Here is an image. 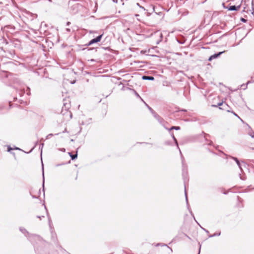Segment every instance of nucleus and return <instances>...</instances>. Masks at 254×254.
Returning a JSON list of instances; mask_svg holds the SVG:
<instances>
[{
  "label": "nucleus",
  "instance_id": "f257e3e1",
  "mask_svg": "<svg viewBox=\"0 0 254 254\" xmlns=\"http://www.w3.org/2000/svg\"><path fill=\"white\" fill-rule=\"evenodd\" d=\"M185 159L182 156V176L184 180V183H185V188L186 189V183L187 181H188V172H187V166L184 163ZM185 196H186V200L187 203H188V199L187 197V194L186 190H185Z\"/></svg>",
  "mask_w": 254,
  "mask_h": 254
},
{
  "label": "nucleus",
  "instance_id": "f03ea898",
  "mask_svg": "<svg viewBox=\"0 0 254 254\" xmlns=\"http://www.w3.org/2000/svg\"><path fill=\"white\" fill-rule=\"evenodd\" d=\"M102 36H103V34H101V35H100L98 36H97L96 38L92 39L88 42L87 45L90 46L93 44L100 42L102 37Z\"/></svg>",
  "mask_w": 254,
  "mask_h": 254
},
{
  "label": "nucleus",
  "instance_id": "7ed1b4c3",
  "mask_svg": "<svg viewBox=\"0 0 254 254\" xmlns=\"http://www.w3.org/2000/svg\"><path fill=\"white\" fill-rule=\"evenodd\" d=\"M232 158L236 161L237 164L238 165L241 170H242L243 166H246V164L244 162H242L241 163L237 158L232 157Z\"/></svg>",
  "mask_w": 254,
  "mask_h": 254
},
{
  "label": "nucleus",
  "instance_id": "20e7f679",
  "mask_svg": "<svg viewBox=\"0 0 254 254\" xmlns=\"http://www.w3.org/2000/svg\"><path fill=\"white\" fill-rule=\"evenodd\" d=\"M209 137V135L207 134H205V135L204 136V140H205V143L204 144L208 145H211L213 143L212 141L209 140L208 138Z\"/></svg>",
  "mask_w": 254,
  "mask_h": 254
},
{
  "label": "nucleus",
  "instance_id": "39448f33",
  "mask_svg": "<svg viewBox=\"0 0 254 254\" xmlns=\"http://www.w3.org/2000/svg\"><path fill=\"white\" fill-rule=\"evenodd\" d=\"M224 52H220L218 53L215 54L212 56H211L208 59V61H210L213 59H216L218 58L219 56H220L222 53H223Z\"/></svg>",
  "mask_w": 254,
  "mask_h": 254
},
{
  "label": "nucleus",
  "instance_id": "423d86ee",
  "mask_svg": "<svg viewBox=\"0 0 254 254\" xmlns=\"http://www.w3.org/2000/svg\"><path fill=\"white\" fill-rule=\"evenodd\" d=\"M215 107L219 106V108L220 109H225L227 110V108L228 107V106L226 103H223V102L219 103L218 104L217 106H214Z\"/></svg>",
  "mask_w": 254,
  "mask_h": 254
},
{
  "label": "nucleus",
  "instance_id": "0eeeda50",
  "mask_svg": "<svg viewBox=\"0 0 254 254\" xmlns=\"http://www.w3.org/2000/svg\"><path fill=\"white\" fill-rule=\"evenodd\" d=\"M240 7V6H236V5H231L230 6L228 9L229 10L233 11V10H238Z\"/></svg>",
  "mask_w": 254,
  "mask_h": 254
},
{
  "label": "nucleus",
  "instance_id": "6e6552de",
  "mask_svg": "<svg viewBox=\"0 0 254 254\" xmlns=\"http://www.w3.org/2000/svg\"><path fill=\"white\" fill-rule=\"evenodd\" d=\"M142 79L144 80H153L154 78L151 76H143Z\"/></svg>",
  "mask_w": 254,
  "mask_h": 254
},
{
  "label": "nucleus",
  "instance_id": "1a4fd4ad",
  "mask_svg": "<svg viewBox=\"0 0 254 254\" xmlns=\"http://www.w3.org/2000/svg\"><path fill=\"white\" fill-rule=\"evenodd\" d=\"M68 154L72 160L76 159L77 157V152H76V153L75 154H72V153L71 152H69Z\"/></svg>",
  "mask_w": 254,
  "mask_h": 254
},
{
  "label": "nucleus",
  "instance_id": "9d476101",
  "mask_svg": "<svg viewBox=\"0 0 254 254\" xmlns=\"http://www.w3.org/2000/svg\"><path fill=\"white\" fill-rule=\"evenodd\" d=\"M165 128L169 130H171L172 129H175V130H178L181 129L180 127H176V126H173V127H171L170 128H168L167 127H165Z\"/></svg>",
  "mask_w": 254,
  "mask_h": 254
},
{
  "label": "nucleus",
  "instance_id": "9b49d317",
  "mask_svg": "<svg viewBox=\"0 0 254 254\" xmlns=\"http://www.w3.org/2000/svg\"><path fill=\"white\" fill-rule=\"evenodd\" d=\"M252 83V82L251 81H248L247 82V84H242L241 85V87L243 89H246L247 88V85L250 84V83Z\"/></svg>",
  "mask_w": 254,
  "mask_h": 254
},
{
  "label": "nucleus",
  "instance_id": "f8f14e48",
  "mask_svg": "<svg viewBox=\"0 0 254 254\" xmlns=\"http://www.w3.org/2000/svg\"><path fill=\"white\" fill-rule=\"evenodd\" d=\"M44 208H45V209L46 213V214H47V216H48V217L49 225H50V224H51V219H50V217H49V213H48V210H47V208H46V206H45V205H44Z\"/></svg>",
  "mask_w": 254,
  "mask_h": 254
},
{
  "label": "nucleus",
  "instance_id": "ddd939ff",
  "mask_svg": "<svg viewBox=\"0 0 254 254\" xmlns=\"http://www.w3.org/2000/svg\"><path fill=\"white\" fill-rule=\"evenodd\" d=\"M79 6V4L78 3H76L75 4H74L73 6H72V7H73V13H76L77 12V10H75L74 11V8H78Z\"/></svg>",
  "mask_w": 254,
  "mask_h": 254
},
{
  "label": "nucleus",
  "instance_id": "4468645a",
  "mask_svg": "<svg viewBox=\"0 0 254 254\" xmlns=\"http://www.w3.org/2000/svg\"><path fill=\"white\" fill-rule=\"evenodd\" d=\"M171 135L172 137V138H173L174 140L175 141V143L176 144V145L177 146V147L179 149L177 140L176 138H175V137L174 136L173 133H171Z\"/></svg>",
  "mask_w": 254,
  "mask_h": 254
},
{
  "label": "nucleus",
  "instance_id": "2eb2a0df",
  "mask_svg": "<svg viewBox=\"0 0 254 254\" xmlns=\"http://www.w3.org/2000/svg\"><path fill=\"white\" fill-rule=\"evenodd\" d=\"M227 111L228 112L232 113L234 114V115H235V116L238 117L239 119H240L241 121H242V120L239 117V116L237 114H236L235 112H234L233 111H230L229 110H227Z\"/></svg>",
  "mask_w": 254,
  "mask_h": 254
},
{
  "label": "nucleus",
  "instance_id": "dca6fc26",
  "mask_svg": "<svg viewBox=\"0 0 254 254\" xmlns=\"http://www.w3.org/2000/svg\"><path fill=\"white\" fill-rule=\"evenodd\" d=\"M20 231H21L23 234H24L25 236H26V233H27V234H28V233L26 231V230L25 229H24V228H20Z\"/></svg>",
  "mask_w": 254,
  "mask_h": 254
},
{
  "label": "nucleus",
  "instance_id": "f3484780",
  "mask_svg": "<svg viewBox=\"0 0 254 254\" xmlns=\"http://www.w3.org/2000/svg\"><path fill=\"white\" fill-rule=\"evenodd\" d=\"M249 135L250 136H251L252 138H254V132L252 130H251V131H250L249 133H248Z\"/></svg>",
  "mask_w": 254,
  "mask_h": 254
},
{
  "label": "nucleus",
  "instance_id": "a211bd4d",
  "mask_svg": "<svg viewBox=\"0 0 254 254\" xmlns=\"http://www.w3.org/2000/svg\"><path fill=\"white\" fill-rule=\"evenodd\" d=\"M42 170H43V187H44V168L43 166L42 167ZM43 191H44V189L43 188Z\"/></svg>",
  "mask_w": 254,
  "mask_h": 254
},
{
  "label": "nucleus",
  "instance_id": "6ab92c4d",
  "mask_svg": "<svg viewBox=\"0 0 254 254\" xmlns=\"http://www.w3.org/2000/svg\"><path fill=\"white\" fill-rule=\"evenodd\" d=\"M146 106L147 107V108H148V109L149 110L151 113H154V111L151 107H150L147 104H146Z\"/></svg>",
  "mask_w": 254,
  "mask_h": 254
},
{
  "label": "nucleus",
  "instance_id": "aec40b11",
  "mask_svg": "<svg viewBox=\"0 0 254 254\" xmlns=\"http://www.w3.org/2000/svg\"><path fill=\"white\" fill-rule=\"evenodd\" d=\"M152 114H153V115L154 116V117L155 118H159V115H158L155 112H154V113H152Z\"/></svg>",
  "mask_w": 254,
  "mask_h": 254
},
{
  "label": "nucleus",
  "instance_id": "412c9836",
  "mask_svg": "<svg viewBox=\"0 0 254 254\" xmlns=\"http://www.w3.org/2000/svg\"><path fill=\"white\" fill-rule=\"evenodd\" d=\"M251 79H252L251 81L252 82H254V72L253 73V75L251 76Z\"/></svg>",
  "mask_w": 254,
  "mask_h": 254
},
{
  "label": "nucleus",
  "instance_id": "4be33fe9",
  "mask_svg": "<svg viewBox=\"0 0 254 254\" xmlns=\"http://www.w3.org/2000/svg\"><path fill=\"white\" fill-rule=\"evenodd\" d=\"M37 217L38 218L40 219V220H41L42 218H44L45 216L44 215H41V216L38 215V216H37Z\"/></svg>",
  "mask_w": 254,
  "mask_h": 254
},
{
  "label": "nucleus",
  "instance_id": "5701e85b",
  "mask_svg": "<svg viewBox=\"0 0 254 254\" xmlns=\"http://www.w3.org/2000/svg\"><path fill=\"white\" fill-rule=\"evenodd\" d=\"M200 227H201V228L203 230H204V231L206 233H207V234H208V233H209V231H208V230H207L206 229H204V228H203V227H201V226H200Z\"/></svg>",
  "mask_w": 254,
  "mask_h": 254
},
{
  "label": "nucleus",
  "instance_id": "b1692460",
  "mask_svg": "<svg viewBox=\"0 0 254 254\" xmlns=\"http://www.w3.org/2000/svg\"><path fill=\"white\" fill-rule=\"evenodd\" d=\"M220 234H221V233L219 232L218 233H215V234H214L213 235H214V237H215V236H220Z\"/></svg>",
  "mask_w": 254,
  "mask_h": 254
},
{
  "label": "nucleus",
  "instance_id": "393cba45",
  "mask_svg": "<svg viewBox=\"0 0 254 254\" xmlns=\"http://www.w3.org/2000/svg\"><path fill=\"white\" fill-rule=\"evenodd\" d=\"M241 21H242V22H246L247 20H246V19H245V18H241Z\"/></svg>",
  "mask_w": 254,
  "mask_h": 254
},
{
  "label": "nucleus",
  "instance_id": "a878e982",
  "mask_svg": "<svg viewBox=\"0 0 254 254\" xmlns=\"http://www.w3.org/2000/svg\"><path fill=\"white\" fill-rule=\"evenodd\" d=\"M53 135V134L52 133H50V134H49L47 136V138H49L50 137H51Z\"/></svg>",
  "mask_w": 254,
  "mask_h": 254
},
{
  "label": "nucleus",
  "instance_id": "bb28decb",
  "mask_svg": "<svg viewBox=\"0 0 254 254\" xmlns=\"http://www.w3.org/2000/svg\"><path fill=\"white\" fill-rule=\"evenodd\" d=\"M158 122L160 123V124H162V121H163V119H162L161 118H160V119H159V120H158Z\"/></svg>",
  "mask_w": 254,
  "mask_h": 254
},
{
  "label": "nucleus",
  "instance_id": "cd10ccee",
  "mask_svg": "<svg viewBox=\"0 0 254 254\" xmlns=\"http://www.w3.org/2000/svg\"><path fill=\"white\" fill-rule=\"evenodd\" d=\"M252 8H254V0H252Z\"/></svg>",
  "mask_w": 254,
  "mask_h": 254
},
{
  "label": "nucleus",
  "instance_id": "c85d7f7f",
  "mask_svg": "<svg viewBox=\"0 0 254 254\" xmlns=\"http://www.w3.org/2000/svg\"><path fill=\"white\" fill-rule=\"evenodd\" d=\"M252 14L254 15V8H252Z\"/></svg>",
  "mask_w": 254,
  "mask_h": 254
},
{
  "label": "nucleus",
  "instance_id": "c756f323",
  "mask_svg": "<svg viewBox=\"0 0 254 254\" xmlns=\"http://www.w3.org/2000/svg\"><path fill=\"white\" fill-rule=\"evenodd\" d=\"M135 95L137 97L141 98V97H140V96L138 94V93H137L136 92H135Z\"/></svg>",
  "mask_w": 254,
  "mask_h": 254
},
{
  "label": "nucleus",
  "instance_id": "7c9ffc66",
  "mask_svg": "<svg viewBox=\"0 0 254 254\" xmlns=\"http://www.w3.org/2000/svg\"><path fill=\"white\" fill-rule=\"evenodd\" d=\"M214 237V235H213H213H210L209 236V238H211V237Z\"/></svg>",
  "mask_w": 254,
  "mask_h": 254
},
{
  "label": "nucleus",
  "instance_id": "2f4dec72",
  "mask_svg": "<svg viewBox=\"0 0 254 254\" xmlns=\"http://www.w3.org/2000/svg\"><path fill=\"white\" fill-rule=\"evenodd\" d=\"M32 197H33V198H38V197H37V196H34V195H32Z\"/></svg>",
  "mask_w": 254,
  "mask_h": 254
},
{
  "label": "nucleus",
  "instance_id": "473e14b6",
  "mask_svg": "<svg viewBox=\"0 0 254 254\" xmlns=\"http://www.w3.org/2000/svg\"><path fill=\"white\" fill-rule=\"evenodd\" d=\"M70 24V22H67L66 23V25H69Z\"/></svg>",
  "mask_w": 254,
  "mask_h": 254
},
{
  "label": "nucleus",
  "instance_id": "72a5a7b5",
  "mask_svg": "<svg viewBox=\"0 0 254 254\" xmlns=\"http://www.w3.org/2000/svg\"><path fill=\"white\" fill-rule=\"evenodd\" d=\"M11 149H12V148L9 147L8 148V151H9Z\"/></svg>",
  "mask_w": 254,
  "mask_h": 254
},
{
  "label": "nucleus",
  "instance_id": "f704fd0d",
  "mask_svg": "<svg viewBox=\"0 0 254 254\" xmlns=\"http://www.w3.org/2000/svg\"><path fill=\"white\" fill-rule=\"evenodd\" d=\"M15 149H16V150H20V149L18 148V147H15Z\"/></svg>",
  "mask_w": 254,
  "mask_h": 254
},
{
  "label": "nucleus",
  "instance_id": "c9c22d12",
  "mask_svg": "<svg viewBox=\"0 0 254 254\" xmlns=\"http://www.w3.org/2000/svg\"><path fill=\"white\" fill-rule=\"evenodd\" d=\"M160 117L159 116V118H156L157 120H159V119H160Z\"/></svg>",
  "mask_w": 254,
  "mask_h": 254
},
{
  "label": "nucleus",
  "instance_id": "e433bc0d",
  "mask_svg": "<svg viewBox=\"0 0 254 254\" xmlns=\"http://www.w3.org/2000/svg\"><path fill=\"white\" fill-rule=\"evenodd\" d=\"M66 30H67V31H70V29H68V28H67V29H66Z\"/></svg>",
  "mask_w": 254,
  "mask_h": 254
},
{
  "label": "nucleus",
  "instance_id": "4c0bfd02",
  "mask_svg": "<svg viewBox=\"0 0 254 254\" xmlns=\"http://www.w3.org/2000/svg\"><path fill=\"white\" fill-rule=\"evenodd\" d=\"M141 99V100L142 101V102H143V103H144L145 104V105L146 104L145 103V101H144V100H143L141 98H140Z\"/></svg>",
  "mask_w": 254,
  "mask_h": 254
},
{
  "label": "nucleus",
  "instance_id": "58836bf2",
  "mask_svg": "<svg viewBox=\"0 0 254 254\" xmlns=\"http://www.w3.org/2000/svg\"><path fill=\"white\" fill-rule=\"evenodd\" d=\"M141 99V100L142 101V102H143V103H144L145 104V105L146 104L145 103V101H144V100H143L141 98H140Z\"/></svg>",
  "mask_w": 254,
  "mask_h": 254
},
{
  "label": "nucleus",
  "instance_id": "ea45409f",
  "mask_svg": "<svg viewBox=\"0 0 254 254\" xmlns=\"http://www.w3.org/2000/svg\"><path fill=\"white\" fill-rule=\"evenodd\" d=\"M186 236H187V238H188L189 239H190V237H189V236H187V235H186Z\"/></svg>",
  "mask_w": 254,
  "mask_h": 254
},
{
  "label": "nucleus",
  "instance_id": "a19ab883",
  "mask_svg": "<svg viewBox=\"0 0 254 254\" xmlns=\"http://www.w3.org/2000/svg\"><path fill=\"white\" fill-rule=\"evenodd\" d=\"M179 150H180V154L182 155V152H181V151L180 150V149H179Z\"/></svg>",
  "mask_w": 254,
  "mask_h": 254
},
{
  "label": "nucleus",
  "instance_id": "79ce46f5",
  "mask_svg": "<svg viewBox=\"0 0 254 254\" xmlns=\"http://www.w3.org/2000/svg\"><path fill=\"white\" fill-rule=\"evenodd\" d=\"M5 43H6V44H8V42H7L6 40H5Z\"/></svg>",
  "mask_w": 254,
  "mask_h": 254
},
{
  "label": "nucleus",
  "instance_id": "37998d69",
  "mask_svg": "<svg viewBox=\"0 0 254 254\" xmlns=\"http://www.w3.org/2000/svg\"><path fill=\"white\" fill-rule=\"evenodd\" d=\"M66 132V129H65L64 131H63V132Z\"/></svg>",
  "mask_w": 254,
  "mask_h": 254
},
{
  "label": "nucleus",
  "instance_id": "c03bdc74",
  "mask_svg": "<svg viewBox=\"0 0 254 254\" xmlns=\"http://www.w3.org/2000/svg\"><path fill=\"white\" fill-rule=\"evenodd\" d=\"M16 42H19V41L18 40H15Z\"/></svg>",
  "mask_w": 254,
  "mask_h": 254
},
{
  "label": "nucleus",
  "instance_id": "a18cd8bd",
  "mask_svg": "<svg viewBox=\"0 0 254 254\" xmlns=\"http://www.w3.org/2000/svg\"><path fill=\"white\" fill-rule=\"evenodd\" d=\"M198 254H199V253H198Z\"/></svg>",
  "mask_w": 254,
  "mask_h": 254
}]
</instances>
